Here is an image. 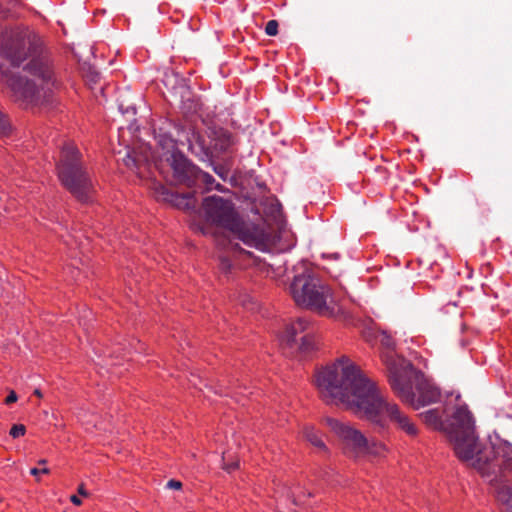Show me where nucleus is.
I'll use <instances>...</instances> for the list:
<instances>
[{
  "label": "nucleus",
  "mask_w": 512,
  "mask_h": 512,
  "mask_svg": "<svg viewBox=\"0 0 512 512\" xmlns=\"http://www.w3.org/2000/svg\"><path fill=\"white\" fill-rule=\"evenodd\" d=\"M155 138L157 140L158 145L161 147L163 152L159 155L160 165L164 164L166 160V156L172 153H180L176 149V141L175 139L163 128H159V131L156 133Z\"/></svg>",
  "instance_id": "dca6fc26"
},
{
  "label": "nucleus",
  "mask_w": 512,
  "mask_h": 512,
  "mask_svg": "<svg viewBox=\"0 0 512 512\" xmlns=\"http://www.w3.org/2000/svg\"><path fill=\"white\" fill-rule=\"evenodd\" d=\"M16 401H17V395H16V393L14 391H11L9 393V395L5 399V403L9 405V404H12V403H14Z\"/></svg>",
  "instance_id": "a878e982"
},
{
  "label": "nucleus",
  "mask_w": 512,
  "mask_h": 512,
  "mask_svg": "<svg viewBox=\"0 0 512 512\" xmlns=\"http://www.w3.org/2000/svg\"><path fill=\"white\" fill-rule=\"evenodd\" d=\"M221 170H223V167H220V170H218L217 168H215V169H214V171H215L218 175H220L221 177H223Z\"/></svg>",
  "instance_id": "7c9ffc66"
},
{
  "label": "nucleus",
  "mask_w": 512,
  "mask_h": 512,
  "mask_svg": "<svg viewBox=\"0 0 512 512\" xmlns=\"http://www.w3.org/2000/svg\"><path fill=\"white\" fill-rule=\"evenodd\" d=\"M202 215L207 224L231 232L237 239L249 247L264 250L268 236L265 231L252 222L244 221L235 209L232 201L213 195L204 198Z\"/></svg>",
  "instance_id": "20e7f679"
},
{
  "label": "nucleus",
  "mask_w": 512,
  "mask_h": 512,
  "mask_svg": "<svg viewBox=\"0 0 512 512\" xmlns=\"http://www.w3.org/2000/svg\"><path fill=\"white\" fill-rule=\"evenodd\" d=\"M154 193L157 200L170 203L172 206L184 211H194L197 206L194 192L179 194L163 185H157Z\"/></svg>",
  "instance_id": "f8f14e48"
},
{
  "label": "nucleus",
  "mask_w": 512,
  "mask_h": 512,
  "mask_svg": "<svg viewBox=\"0 0 512 512\" xmlns=\"http://www.w3.org/2000/svg\"><path fill=\"white\" fill-rule=\"evenodd\" d=\"M0 56L14 67L27 61L24 70L30 74V79L12 75L7 80L17 98L35 105L51 102L57 81L38 34L0 24Z\"/></svg>",
  "instance_id": "f03ea898"
},
{
  "label": "nucleus",
  "mask_w": 512,
  "mask_h": 512,
  "mask_svg": "<svg viewBox=\"0 0 512 512\" xmlns=\"http://www.w3.org/2000/svg\"><path fill=\"white\" fill-rule=\"evenodd\" d=\"M303 435L311 445H313L314 447L318 448L321 451H327L325 443L321 439L319 433L313 427H305L303 430Z\"/></svg>",
  "instance_id": "f3484780"
},
{
  "label": "nucleus",
  "mask_w": 512,
  "mask_h": 512,
  "mask_svg": "<svg viewBox=\"0 0 512 512\" xmlns=\"http://www.w3.org/2000/svg\"><path fill=\"white\" fill-rule=\"evenodd\" d=\"M34 394H35L36 396H38V397H41V396H42V393H41V391H40L39 389H35V390H34Z\"/></svg>",
  "instance_id": "473e14b6"
},
{
  "label": "nucleus",
  "mask_w": 512,
  "mask_h": 512,
  "mask_svg": "<svg viewBox=\"0 0 512 512\" xmlns=\"http://www.w3.org/2000/svg\"><path fill=\"white\" fill-rule=\"evenodd\" d=\"M409 391L412 395L410 400L400 398L403 402H406L413 406L415 409H419L421 406L429 405L437 402L440 399V391L434 385L421 382L417 385V398L416 394L412 391L411 381L409 380Z\"/></svg>",
  "instance_id": "ddd939ff"
},
{
  "label": "nucleus",
  "mask_w": 512,
  "mask_h": 512,
  "mask_svg": "<svg viewBox=\"0 0 512 512\" xmlns=\"http://www.w3.org/2000/svg\"><path fill=\"white\" fill-rule=\"evenodd\" d=\"M70 501H71L74 505H76V506H79V505H81V503H82L81 499H80L78 496H76V495H72V496L70 497Z\"/></svg>",
  "instance_id": "cd10ccee"
},
{
  "label": "nucleus",
  "mask_w": 512,
  "mask_h": 512,
  "mask_svg": "<svg viewBox=\"0 0 512 512\" xmlns=\"http://www.w3.org/2000/svg\"><path fill=\"white\" fill-rule=\"evenodd\" d=\"M221 170H223V167H220V170H218L217 168H215V169H214V171H215L218 175H220L221 177H223Z\"/></svg>",
  "instance_id": "2f4dec72"
},
{
  "label": "nucleus",
  "mask_w": 512,
  "mask_h": 512,
  "mask_svg": "<svg viewBox=\"0 0 512 512\" xmlns=\"http://www.w3.org/2000/svg\"><path fill=\"white\" fill-rule=\"evenodd\" d=\"M290 293L295 303L324 316H331L332 296L330 288L315 275L305 272L294 277Z\"/></svg>",
  "instance_id": "423d86ee"
},
{
  "label": "nucleus",
  "mask_w": 512,
  "mask_h": 512,
  "mask_svg": "<svg viewBox=\"0 0 512 512\" xmlns=\"http://www.w3.org/2000/svg\"><path fill=\"white\" fill-rule=\"evenodd\" d=\"M40 473L42 474H48L49 473V469L48 468H43V469H38V468H32L30 470V474L33 475V476H37L39 475Z\"/></svg>",
  "instance_id": "bb28decb"
},
{
  "label": "nucleus",
  "mask_w": 512,
  "mask_h": 512,
  "mask_svg": "<svg viewBox=\"0 0 512 512\" xmlns=\"http://www.w3.org/2000/svg\"><path fill=\"white\" fill-rule=\"evenodd\" d=\"M58 177L62 185L79 201L88 202L93 191L91 178L81 161L79 150L66 144L61 151L57 165Z\"/></svg>",
  "instance_id": "39448f33"
},
{
  "label": "nucleus",
  "mask_w": 512,
  "mask_h": 512,
  "mask_svg": "<svg viewBox=\"0 0 512 512\" xmlns=\"http://www.w3.org/2000/svg\"><path fill=\"white\" fill-rule=\"evenodd\" d=\"M482 450L492 451L487 461V472L476 469L491 484L496 486L495 493L498 501L512 508V486L506 478V472L512 471V450L509 447H484Z\"/></svg>",
  "instance_id": "6e6552de"
},
{
  "label": "nucleus",
  "mask_w": 512,
  "mask_h": 512,
  "mask_svg": "<svg viewBox=\"0 0 512 512\" xmlns=\"http://www.w3.org/2000/svg\"><path fill=\"white\" fill-rule=\"evenodd\" d=\"M309 322L298 318L280 335V345L288 356H306L315 348L313 335L308 331Z\"/></svg>",
  "instance_id": "9d476101"
},
{
  "label": "nucleus",
  "mask_w": 512,
  "mask_h": 512,
  "mask_svg": "<svg viewBox=\"0 0 512 512\" xmlns=\"http://www.w3.org/2000/svg\"><path fill=\"white\" fill-rule=\"evenodd\" d=\"M172 171L174 184L184 185L188 188L197 185L198 168L192 164L182 153H172L166 156L164 164Z\"/></svg>",
  "instance_id": "9b49d317"
},
{
  "label": "nucleus",
  "mask_w": 512,
  "mask_h": 512,
  "mask_svg": "<svg viewBox=\"0 0 512 512\" xmlns=\"http://www.w3.org/2000/svg\"><path fill=\"white\" fill-rule=\"evenodd\" d=\"M166 488L180 490L182 488V483L178 480L171 479L166 483Z\"/></svg>",
  "instance_id": "b1692460"
},
{
  "label": "nucleus",
  "mask_w": 512,
  "mask_h": 512,
  "mask_svg": "<svg viewBox=\"0 0 512 512\" xmlns=\"http://www.w3.org/2000/svg\"><path fill=\"white\" fill-rule=\"evenodd\" d=\"M39 463H40V464H45V463H46V460H44V459H43V460H40V461H39Z\"/></svg>",
  "instance_id": "72a5a7b5"
},
{
  "label": "nucleus",
  "mask_w": 512,
  "mask_h": 512,
  "mask_svg": "<svg viewBox=\"0 0 512 512\" xmlns=\"http://www.w3.org/2000/svg\"><path fill=\"white\" fill-rule=\"evenodd\" d=\"M201 181L206 186H210L214 182V178L208 173L202 172L198 169L197 183Z\"/></svg>",
  "instance_id": "412c9836"
},
{
  "label": "nucleus",
  "mask_w": 512,
  "mask_h": 512,
  "mask_svg": "<svg viewBox=\"0 0 512 512\" xmlns=\"http://www.w3.org/2000/svg\"><path fill=\"white\" fill-rule=\"evenodd\" d=\"M510 512H512V507H511V511Z\"/></svg>",
  "instance_id": "f704fd0d"
},
{
  "label": "nucleus",
  "mask_w": 512,
  "mask_h": 512,
  "mask_svg": "<svg viewBox=\"0 0 512 512\" xmlns=\"http://www.w3.org/2000/svg\"><path fill=\"white\" fill-rule=\"evenodd\" d=\"M325 422L341 441L345 452L353 457L380 456L385 451V445L382 442L369 440L360 430L347 422L330 417L326 418Z\"/></svg>",
  "instance_id": "1a4fd4ad"
},
{
  "label": "nucleus",
  "mask_w": 512,
  "mask_h": 512,
  "mask_svg": "<svg viewBox=\"0 0 512 512\" xmlns=\"http://www.w3.org/2000/svg\"><path fill=\"white\" fill-rule=\"evenodd\" d=\"M154 157L151 148L147 145H141L128 151L123 158L124 164L130 169L139 170L142 166Z\"/></svg>",
  "instance_id": "2eb2a0df"
},
{
  "label": "nucleus",
  "mask_w": 512,
  "mask_h": 512,
  "mask_svg": "<svg viewBox=\"0 0 512 512\" xmlns=\"http://www.w3.org/2000/svg\"><path fill=\"white\" fill-rule=\"evenodd\" d=\"M189 150L200 161H210L212 157L211 143L202 133L197 130H191L188 137Z\"/></svg>",
  "instance_id": "4468645a"
},
{
  "label": "nucleus",
  "mask_w": 512,
  "mask_h": 512,
  "mask_svg": "<svg viewBox=\"0 0 512 512\" xmlns=\"http://www.w3.org/2000/svg\"><path fill=\"white\" fill-rule=\"evenodd\" d=\"M375 339L381 348V358L388 371V379L399 398L410 400L409 373L412 364L396 352V342L386 330H378Z\"/></svg>",
  "instance_id": "0eeeda50"
},
{
  "label": "nucleus",
  "mask_w": 512,
  "mask_h": 512,
  "mask_svg": "<svg viewBox=\"0 0 512 512\" xmlns=\"http://www.w3.org/2000/svg\"><path fill=\"white\" fill-rule=\"evenodd\" d=\"M222 461H223V466H222L223 469L226 470L229 473L239 467V462L238 461L228 462V461H226V456L225 455H223Z\"/></svg>",
  "instance_id": "5701e85b"
},
{
  "label": "nucleus",
  "mask_w": 512,
  "mask_h": 512,
  "mask_svg": "<svg viewBox=\"0 0 512 512\" xmlns=\"http://www.w3.org/2000/svg\"><path fill=\"white\" fill-rule=\"evenodd\" d=\"M315 384L325 403L351 410L368 421L378 433L388 430L389 420L410 437L418 434L412 419L397 404L390 402L377 384L346 357L319 370L315 375Z\"/></svg>",
  "instance_id": "f257e3e1"
},
{
  "label": "nucleus",
  "mask_w": 512,
  "mask_h": 512,
  "mask_svg": "<svg viewBox=\"0 0 512 512\" xmlns=\"http://www.w3.org/2000/svg\"><path fill=\"white\" fill-rule=\"evenodd\" d=\"M429 427L448 435L458 459L473 469L487 472V461L492 453L482 450V444L475 432L474 419L465 405L454 408L445 420L439 409H429L420 414Z\"/></svg>",
  "instance_id": "7ed1b4c3"
},
{
  "label": "nucleus",
  "mask_w": 512,
  "mask_h": 512,
  "mask_svg": "<svg viewBox=\"0 0 512 512\" xmlns=\"http://www.w3.org/2000/svg\"><path fill=\"white\" fill-rule=\"evenodd\" d=\"M10 130V124L4 114L0 112V135H6Z\"/></svg>",
  "instance_id": "4be33fe9"
},
{
  "label": "nucleus",
  "mask_w": 512,
  "mask_h": 512,
  "mask_svg": "<svg viewBox=\"0 0 512 512\" xmlns=\"http://www.w3.org/2000/svg\"><path fill=\"white\" fill-rule=\"evenodd\" d=\"M233 144V139L230 133L221 131L215 139L214 148L219 151H226Z\"/></svg>",
  "instance_id": "a211bd4d"
},
{
  "label": "nucleus",
  "mask_w": 512,
  "mask_h": 512,
  "mask_svg": "<svg viewBox=\"0 0 512 512\" xmlns=\"http://www.w3.org/2000/svg\"><path fill=\"white\" fill-rule=\"evenodd\" d=\"M78 493L81 495V496H84V497H87L88 496V492L86 491V489L84 488V485L81 484L79 487H78Z\"/></svg>",
  "instance_id": "c85d7f7f"
},
{
  "label": "nucleus",
  "mask_w": 512,
  "mask_h": 512,
  "mask_svg": "<svg viewBox=\"0 0 512 512\" xmlns=\"http://www.w3.org/2000/svg\"><path fill=\"white\" fill-rule=\"evenodd\" d=\"M26 432V427L22 424H15L12 426V428L10 429V436H12L13 438H18V437H21L25 434Z\"/></svg>",
  "instance_id": "6ab92c4d"
},
{
  "label": "nucleus",
  "mask_w": 512,
  "mask_h": 512,
  "mask_svg": "<svg viewBox=\"0 0 512 512\" xmlns=\"http://www.w3.org/2000/svg\"><path fill=\"white\" fill-rule=\"evenodd\" d=\"M98 78H99V74H98L97 72H95V73H93V74H92V76H91V81H93V82H95V83H96V82H97V80H98Z\"/></svg>",
  "instance_id": "c756f323"
},
{
  "label": "nucleus",
  "mask_w": 512,
  "mask_h": 512,
  "mask_svg": "<svg viewBox=\"0 0 512 512\" xmlns=\"http://www.w3.org/2000/svg\"><path fill=\"white\" fill-rule=\"evenodd\" d=\"M278 22L276 20H269L265 27V32L269 36H275L278 33Z\"/></svg>",
  "instance_id": "aec40b11"
},
{
  "label": "nucleus",
  "mask_w": 512,
  "mask_h": 512,
  "mask_svg": "<svg viewBox=\"0 0 512 512\" xmlns=\"http://www.w3.org/2000/svg\"><path fill=\"white\" fill-rule=\"evenodd\" d=\"M220 265L223 271H228L231 268L232 264L228 258L222 257Z\"/></svg>",
  "instance_id": "393cba45"
}]
</instances>
